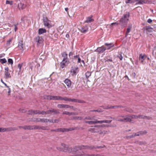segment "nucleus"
I'll return each mask as SVG.
<instances>
[{
	"label": "nucleus",
	"instance_id": "nucleus-50",
	"mask_svg": "<svg viewBox=\"0 0 156 156\" xmlns=\"http://www.w3.org/2000/svg\"><path fill=\"white\" fill-rule=\"evenodd\" d=\"M125 110L127 112H129L131 113L133 112V111L132 109L130 108H128L127 109H125Z\"/></svg>",
	"mask_w": 156,
	"mask_h": 156
},
{
	"label": "nucleus",
	"instance_id": "nucleus-26",
	"mask_svg": "<svg viewBox=\"0 0 156 156\" xmlns=\"http://www.w3.org/2000/svg\"><path fill=\"white\" fill-rule=\"evenodd\" d=\"M33 126H23V129H24L33 130Z\"/></svg>",
	"mask_w": 156,
	"mask_h": 156
},
{
	"label": "nucleus",
	"instance_id": "nucleus-37",
	"mask_svg": "<svg viewBox=\"0 0 156 156\" xmlns=\"http://www.w3.org/2000/svg\"><path fill=\"white\" fill-rule=\"evenodd\" d=\"M63 115H71V112H69L66 111H64L62 113Z\"/></svg>",
	"mask_w": 156,
	"mask_h": 156
},
{
	"label": "nucleus",
	"instance_id": "nucleus-31",
	"mask_svg": "<svg viewBox=\"0 0 156 156\" xmlns=\"http://www.w3.org/2000/svg\"><path fill=\"white\" fill-rule=\"evenodd\" d=\"M92 16L88 17L87 18L86 20L85 21V23H90L91 22H92L94 21V20L91 18Z\"/></svg>",
	"mask_w": 156,
	"mask_h": 156
},
{
	"label": "nucleus",
	"instance_id": "nucleus-13",
	"mask_svg": "<svg viewBox=\"0 0 156 156\" xmlns=\"http://www.w3.org/2000/svg\"><path fill=\"white\" fill-rule=\"evenodd\" d=\"M74 58L75 60H77V62L78 63H81V62H82L83 65H84L85 63L84 61L83 60H81L79 55L74 56Z\"/></svg>",
	"mask_w": 156,
	"mask_h": 156
},
{
	"label": "nucleus",
	"instance_id": "nucleus-61",
	"mask_svg": "<svg viewBox=\"0 0 156 156\" xmlns=\"http://www.w3.org/2000/svg\"><path fill=\"white\" fill-rule=\"evenodd\" d=\"M38 114V110H34V115Z\"/></svg>",
	"mask_w": 156,
	"mask_h": 156
},
{
	"label": "nucleus",
	"instance_id": "nucleus-56",
	"mask_svg": "<svg viewBox=\"0 0 156 156\" xmlns=\"http://www.w3.org/2000/svg\"><path fill=\"white\" fill-rule=\"evenodd\" d=\"M1 82L7 88H9V86H8L6 84L4 83L2 79H1Z\"/></svg>",
	"mask_w": 156,
	"mask_h": 156
},
{
	"label": "nucleus",
	"instance_id": "nucleus-59",
	"mask_svg": "<svg viewBox=\"0 0 156 156\" xmlns=\"http://www.w3.org/2000/svg\"><path fill=\"white\" fill-rule=\"evenodd\" d=\"M69 107H68V108H69L71 109H73V110H74V111L75 110H76L75 108H74L73 106H70V105H69Z\"/></svg>",
	"mask_w": 156,
	"mask_h": 156
},
{
	"label": "nucleus",
	"instance_id": "nucleus-47",
	"mask_svg": "<svg viewBox=\"0 0 156 156\" xmlns=\"http://www.w3.org/2000/svg\"><path fill=\"white\" fill-rule=\"evenodd\" d=\"M77 102L80 103H85V101L79 99H77Z\"/></svg>",
	"mask_w": 156,
	"mask_h": 156
},
{
	"label": "nucleus",
	"instance_id": "nucleus-8",
	"mask_svg": "<svg viewBox=\"0 0 156 156\" xmlns=\"http://www.w3.org/2000/svg\"><path fill=\"white\" fill-rule=\"evenodd\" d=\"M32 121L35 122H41L46 123L48 122L49 120L48 119L34 118L33 119Z\"/></svg>",
	"mask_w": 156,
	"mask_h": 156
},
{
	"label": "nucleus",
	"instance_id": "nucleus-52",
	"mask_svg": "<svg viewBox=\"0 0 156 156\" xmlns=\"http://www.w3.org/2000/svg\"><path fill=\"white\" fill-rule=\"evenodd\" d=\"M85 119H87V120H93V117H90L89 116L86 117L85 118Z\"/></svg>",
	"mask_w": 156,
	"mask_h": 156
},
{
	"label": "nucleus",
	"instance_id": "nucleus-28",
	"mask_svg": "<svg viewBox=\"0 0 156 156\" xmlns=\"http://www.w3.org/2000/svg\"><path fill=\"white\" fill-rule=\"evenodd\" d=\"M6 131H10L17 130V128L16 127H10L6 128Z\"/></svg>",
	"mask_w": 156,
	"mask_h": 156
},
{
	"label": "nucleus",
	"instance_id": "nucleus-18",
	"mask_svg": "<svg viewBox=\"0 0 156 156\" xmlns=\"http://www.w3.org/2000/svg\"><path fill=\"white\" fill-rule=\"evenodd\" d=\"M57 107L59 108H68L69 105L65 104H58L57 105Z\"/></svg>",
	"mask_w": 156,
	"mask_h": 156
},
{
	"label": "nucleus",
	"instance_id": "nucleus-43",
	"mask_svg": "<svg viewBox=\"0 0 156 156\" xmlns=\"http://www.w3.org/2000/svg\"><path fill=\"white\" fill-rule=\"evenodd\" d=\"M5 131H6V128L0 127V132H4Z\"/></svg>",
	"mask_w": 156,
	"mask_h": 156
},
{
	"label": "nucleus",
	"instance_id": "nucleus-23",
	"mask_svg": "<svg viewBox=\"0 0 156 156\" xmlns=\"http://www.w3.org/2000/svg\"><path fill=\"white\" fill-rule=\"evenodd\" d=\"M112 120H103L101 121H98V123H110L111 122Z\"/></svg>",
	"mask_w": 156,
	"mask_h": 156
},
{
	"label": "nucleus",
	"instance_id": "nucleus-62",
	"mask_svg": "<svg viewBox=\"0 0 156 156\" xmlns=\"http://www.w3.org/2000/svg\"><path fill=\"white\" fill-rule=\"evenodd\" d=\"M118 57L119 58L120 60H121L123 58L121 54H120L119 56H118Z\"/></svg>",
	"mask_w": 156,
	"mask_h": 156
},
{
	"label": "nucleus",
	"instance_id": "nucleus-20",
	"mask_svg": "<svg viewBox=\"0 0 156 156\" xmlns=\"http://www.w3.org/2000/svg\"><path fill=\"white\" fill-rule=\"evenodd\" d=\"M64 82L65 84L68 87H70L71 85V82L70 80L68 79H66L65 80Z\"/></svg>",
	"mask_w": 156,
	"mask_h": 156
},
{
	"label": "nucleus",
	"instance_id": "nucleus-10",
	"mask_svg": "<svg viewBox=\"0 0 156 156\" xmlns=\"http://www.w3.org/2000/svg\"><path fill=\"white\" fill-rule=\"evenodd\" d=\"M46 114L52 115V113H53V114H56L59 113V112L57 110L53 108H51V110L46 111Z\"/></svg>",
	"mask_w": 156,
	"mask_h": 156
},
{
	"label": "nucleus",
	"instance_id": "nucleus-22",
	"mask_svg": "<svg viewBox=\"0 0 156 156\" xmlns=\"http://www.w3.org/2000/svg\"><path fill=\"white\" fill-rule=\"evenodd\" d=\"M46 32V30L45 29L40 28L38 30V34L40 35L45 33Z\"/></svg>",
	"mask_w": 156,
	"mask_h": 156
},
{
	"label": "nucleus",
	"instance_id": "nucleus-36",
	"mask_svg": "<svg viewBox=\"0 0 156 156\" xmlns=\"http://www.w3.org/2000/svg\"><path fill=\"white\" fill-rule=\"evenodd\" d=\"M7 62L6 59L5 58L3 59H0V62L2 64H4Z\"/></svg>",
	"mask_w": 156,
	"mask_h": 156
},
{
	"label": "nucleus",
	"instance_id": "nucleus-53",
	"mask_svg": "<svg viewBox=\"0 0 156 156\" xmlns=\"http://www.w3.org/2000/svg\"><path fill=\"white\" fill-rule=\"evenodd\" d=\"M18 25V23H17L16 24L14 25V30L15 31H16L18 29V28L17 27V25Z\"/></svg>",
	"mask_w": 156,
	"mask_h": 156
},
{
	"label": "nucleus",
	"instance_id": "nucleus-33",
	"mask_svg": "<svg viewBox=\"0 0 156 156\" xmlns=\"http://www.w3.org/2000/svg\"><path fill=\"white\" fill-rule=\"evenodd\" d=\"M147 0H140L139 1L138 4H145L147 3Z\"/></svg>",
	"mask_w": 156,
	"mask_h": 156
},
{
	"label": "nucleus",
	"instance_id": "nucleus-12",
	"mask_svg": "<svg viewBox=\"0 0 156 156\" xmlns=\"http://www.w3.org/2000/svg\"><path fill=\"white\" fill-rule=\"evenodd\" d=\"M35 41L37 43V45L42 44L43 42V39L42 37L39 36L36 37L35 39Z\"/></svg>",
	"mask_w": 156,
	"mask_h": 156
},
{
	"label": "nucleus",
	"instance_id": "nucleus-6",
	"mask_svg": "<svg viewBox=\"0 0 156 156\" xmlns=\"http://www.w3.org/2000/svg\"><path fill=\"white\" fill-rule=\"evenodd\" d=\"M43 22L44 26L47 28H49L52 27L51 21L48 20L47 17H43Z\"/></svg>",
	"mask_w": 156,
	"mask_h": 156
},
{
	"label": "nucleus",
	"instance_id": "nucleus-5",
	"mask_svg": "<svg viewBox=\"0 0 156 156\" xmlns=\"http://www.w3.org/2000/svg\"><path fill=\"white\" fill-rule=\"evenodd\" d=\"M130 117L131 119H137L138 118L141 119H151V117L149 116H144L143 115H130Z\"/></svg>",
	"mask_w": 156,
	"mask_h": 156
},
{
	"label": "nucleus",
	"instance_id": "nucleus-49",
	"mask_svg": "<svg viewBox=\"0 0 156 156\" xmlns=\"http://www.w3.org/2000/svg\"><path fill=\"white\" fill-rule=\"evenodd\" d=\"M18 6L19 7H20L21 6V7L22 9H23L24 8V4L22 3H20L18 5Z\"/></svg>",
	"mask_w": 156,
	"mask_h": 156
},
{
	"label": "nucleus",
	"instance_id": "nucleus-34",
	"mask_svg": "<svg viewBox=\"0 0 156 156\" xmlns=\"http://www.w3.org/2000/svg\"><path fill=\"white\" fill-rule=\"evenodd\" d=\"M91 75V73L89 71H87L85 74V76L87 79H88Z\"/></svg>",
	"mask_w": 156,
	"mask_h": 156
},
{
	"label": "nucleus",
	"instance_id": "nucleus-54",
	"mask_svg": "<svg viewBox=\"0 0 156 156\" xmlns=\"http://www.w3.org/2000/svg\"><path fill=\"white\" fill-rule=\"evenodd\" d=\"M46 111H41V115H46Z\"/></svg>",
	"mask_w": 156,
	"mask_h": 156
},
{
	"label": "nucleus",
	"instance_id": "nucleus-57",
	"mask_svg": "<svg viewBox=\"0 0 156 156\" xmlns=\"http://www.w3.org/2000/svg\"><path fill=\"white\" fill-rule=\"evenodd\" d=\"M67 131V129L66 128H62V132H65Z\"/></svg>",
	"mask_w": 156,
	"mask_h": 156
},
{
	"label": "nucleus",
	"instance_id": "nucleus-25",
	"mask_svg": "<svg viewBox=\"0 0 156 156\" xmlns=\"http://www.w3.org/2000/svg\"><path fill=\"white\" fill-rule=\"evenodd\" d=\"M105 45L107 46L106 49L108 50L110 49L112 47H113L114 45V44H108L107 43H105Z\"/></svg>",
	"mask_w": 156,
	"mask_h": 156
},
{
	"label": "nucleus",
	"instance_id": "nucleus-3",
	"mask_svg": "<svg viewBox=\"0 0 156 156\" xmlns=\"http://www.w3.org/2000/svg\"><path fill=\"white\" fill-rule=\"evenodd\" d=\"M61 146V148L59 147H57V149L60 151L69 153H70L72 151L71 150V147H69L68 145L62 144Z\"/></svg>",
	"mask_w": 156,
	"mask_h": 156
},
{
	"label": "nucleus",
	"instance_id": "nucleus-9",
	"mask_svg": "<svg viewBox=\"0 0 156 156\" xmlns=\"http://www.w3.org/2000/svg\"><path fill=\"white\" fill-rule=\"evenodd\" d=\"M147 133V132L145 130L140 131L136 133H133L132 135L130 136V138L134 137L136 136H142L145 134H146Z\"/></svg>",
	"mask_w": 156,
	"mask_h": 156
},
{
	"label": "nucleus",
	"instance_id": "nucleus-58",
	"mask_svg": "<svg viewBox=\"0 0 156 156\" xmlns=\"http://www.w3.org/2000/svg\"><path fill=\"white\" fill-rule=\"evenodd\" d=\"M79 118V117H72L71 119L76 120L78 119Z\"/></svg>",
	"mask_w": 156,
	"mask_h": 156
},
{
	"label": "nucleus",
	"instance_id": "nucleus-11",
	"mask_svg": "<svg viewBox=\"0 0 156 156\" xmlns=\"http://www.w3.org/2000/svg\"><path fill=\"white\" fill-rule=\"evenodd\" d=\"M78 72L79 70L78 67H72L71 68L70 72L72 75L73 76L76 75Z\"/></svg>",
	"mask_w": 156,
	"mask_h": 156
},
{
	"label": "nucleus",
	"instance_id": "nucleus-21",
	"mask_svg": "<svg viewBox=\"0 0 156 156\" xmlns=\"http://www.w3.org/2000/svg\"><path fill=\"white\" fill-rule=\"evenodd\" d=\"M18 47L20 50H23V41H20L19 42Z\"/></svg>",
	"mask_w": 156,
	"mask_h": 156
},
{
	"label": "nucleus",
	"instance_id": "nucleus-4",
	"mask_svg": "<svg viewBox=\"0 0 156 156\" xmlns=\"http://www.w3.org/2000/svg\"><path fill=\"white\" fill-rule=\"evenodd\" d=\"M101 126H102L98 125H96L94 126H92L91 128L88 129V130L92 133H99L101 131Z\"/></svg>",
	"mask_w": 156,
	"mask_h": 156
},
{
	"label": "nucleus",
	"instance_id": "nucleus-35",
	"mask_svg": "<svg viewBox=\"0 0 156 156\" xmlns=\"http://www.w3.org/2000/svg\"><path fill=\"white\" fill-rule=\"evenodd\" d=\"M33 129H40L41 126H33Z\"/></svg>",
	"mask_w": 156,
	"mask_h": 156
},
{
	"label": "nucleus",
	"instance_id": "nucleus-19",
	"mask_svg": "<svg viewBox=\"0 0 156 156\" xmlns=\"http://www.w3.org/2000/svg\"><path fill=\"white\" fill-rule=\"evenodd\" d=\"M124 119V122H130L131 121L130 115H127L125 116Z\"/></svg>",
	"mask_w": 156,
	"mask_h": 156
},
{
	"label": "nucleus",
	"instance_id": "nucleus-32",
	"mask_svg": "<svg viewBox=\"0 0 156 156\" xmlns=\"http://www.w3.org/2000/svg\"><path fill=\"white\" fill-rule=\"evenodd\" d=\"M146 30L149 32H152L154 30L150 26L147 27L146 28Z\"/></svg>",
	"mask_w": 156,
	"mask_h": 156
},
{
	"label": "nucleus",
	"instance_id": "nucleus-2",
	"mask_svg": "<svg viewBox=\"0 0 156 156\" xmlns=\"http://www.w3.org/2000/svg\"><path fill=\"white\" fill-rule=\"evenodd\" d=\"M62 57H63L62 62L60 63L61 67L63 68L65 64H68L69 63L68 58V55L66 52H64L62 54Z\"/></svg>",
	"mask_w": 156,
	"mask_h": 156
},
{
	"label": "nucleus",
	"instance_id": "nucleus-15",
	"mask_svg": "<svg viewBox=\"0 0 156 156\" xmlns=\"http://www.w3.org/2000/svg\"><path fill=\"white\" fill-rule=\"evenodd\" d=\"M58 96L49 95L47 96L46 99L50 100H58Z\"/></svg>",
	"mask_w": 156,
	"mask_h": 156
},
{
	"label": "nucleus",
	"instance_id": "nucleus-42",
	"mask_svg": "<svg viewBox=\"0 0 156 156\" xmlns=\"http://www.w3.org/2000/svg\"><path fill=\"white\" fill-rule=\"evenodd\" d=\"M27 114L30 115H34V110H29L28 111Z\"/></svg>",
	"mask_w": 156,
	"mask_h": 156
},
{
	"label": "nucleus",
	"instance_id": "nucleus-44",
	"mask_svg": "<svg viewBox=\"0 0 156 156\" xmlns=\"http://www.w3.org/2000/svg\"><path fill=\"white\" fill-rule=\"evenodd\" d=\"M12 38H11L7 41V45H9L10 44V42L12 41Z\"/></svg>",
	"mask_w": 156,
	"mask_h": 156
},
{
	"label": "nucleus",
	"instance_id": "nucleus-48",
	"mask_svg": "<svg viewBox=\"0 0 156 156\" xmlns=\"http://www.w3.org/2000/svg\"><path fill=\"white\" fill-rule=\"evenodd\" d=\"M77 99H71L70 98V101H72L73 102H77Z\"/></svg>",
	"mask_w": 156,
	"mask_h": 156
},
{
	"label": "nucleus",
	"instance_id": "nucleus-27",
	"mask_svg": "<svg viewBox=\"0 0 156 156\" xmlns=\"http://www.w3.org/2000/svg\"><path fill=\"white\" fill-rule=\"evenodd\" d=\"M132 26L130 25L129 26L127 29V30L126 32V37H127L128 35V33L130 32L131 30L132 29Z\"/></svg>",
	"mask_w": 156,
	"mask_h": 156
},
{
	"label": "nucleus",
	"instance_id": "nucleus-14",
	"mask_svg": "<svg viewBox=\"0 0 156 156\" xmlns=\"http://www.w3.org/2000/svg\"><path fill=\"white\" fill-rule=\"evenodd\" d=\"M80 146H75L73 148L71 147V151L70 152L73 154H75L76 152L78 151L79 150H81L80 148L79 147Z\"/></svg>",
	"mask_w": 156,
	"mask_h": 156
},
{
	"label": "nucleus",
	"instance_id": "nucleus-60",
	"mask_svg": "<svg viewBox=\"0 0 156 156\" xmlns=\"http://www.w3.org/2000/svg\"><path fill=\"white\" fill-rule=\"evenodd\" d=\"M58 100H63V98L60 96H58Z\"/></svg>",
	"mask_w": 156,
	"mask_h": 156
},
{
	"label": "nucleus",
	"instance_id": "nucleus-29",
	"mask_svg": "<svg viewBox=\"0 0 156 156\" xmlns=\"http://www.w3.org/2000/svg\"><path fill=\"white\" fill-rule=\"evenodd\" d=\"M144 55H142L141 54H140L139 57V59L141 61V63H143L144 62V60L145 59Z\"/></svg>",
	"mask_w": 156,
	"mask_h": 156
},
{
	"label": "nucleus",
	"instance_id": "nucleus-40",
	"mask_svg": "<svg viewBox=\"0 0 156 156\" xmlns=\"http://www.w3.org/2000/svg\"><path fill=\"white\" fill-rule=\"evenodd\" d=\"M8 62L9 64L12 65L13 63V61L12 59L9 58L8 60Z\"/></svg>",
	"mask_w": 156,
	"mask_h": 156
},
{
	"label": "nucleus",
	"instance_id": "nucleus-30",
	"mask_svg": "<svg viewBox=\"0 0 156 156\" xmlns=\"http://www.w3.org/2000/svg\"><path fill=\"white\" fill-rule=\"evenodd\" d=\"M5 77L6 78H8L11 77L10 73L7 71H5Z\"/></svg>",
	"mask_w": 156,
	"mask_h": 156
},
{
	"label": "nucleus",
	"instance_id": "nucleus-55",
	"mask_svg": "<svg viewBox=\"0 0 156 156\" xmlns=\"http://www.w3.org/2000/svg\"><path fill=\"white\" fill-rule=\"evenodd\" d=\"M125 2L126 4L132 3L131 0H126L125 1Z\"/></svg>",
	"mask_w": 156,
	"mask_h": 156
},
{
	"label": "nucleus",
	"instance_id": "nucleus-7",
	"mask_svg": "<svg viewBox=\"0 0 156 156\" xmlns=\"http://www.w3.org/2000/svg\"><path fill=\"white\" fill-rule=\"evenodd\" d=\"M81 149H92L94 148H102V147L101 146H84V145H81L80 147H79Z\"/></svg>",
	"mask_w": 156,
	"mask_h": 156
},
{
	"label": "nucleus",
	"instance_id": "nucleus-46",
	"mask_svg": "<svg viewBox=\"0 0 156 156\" xmlns=\"http://www.w3.org/2000/svg\"><path fill=\"white\" fill-rule=\"evenodd\" d=\"M99 134L100 135L103 134L104 135L107 132L106 131H101L99 132Z\"/></svg>",
	"mask_w": 156,
	"mask_h": 156
},
{
	"label": "nucleus",
	"instance_id": "nucleus-38",
	"mask_svg": "<svg viewBox=\"0 0 156 156\" xmlns=\"http://www.w3.org/2000/svg\"><path fill=\"white\" fill-rule=\"evenodd\" d=\"M6 4H9L10 5H12L13 4V1L7 0L6 1Z\"/></svg>",
	"mask_w": 156,
	"mask_h": 156
},
{
	"label": "nucleus",
	"instance_id": "nucleus-39",
	"mask_svg": "<svg viewBox=\"0 0 156 156\" xmlns=\"http://www.w3.org/2000/svg\"><path fill=\"white\" fill-rule=\"evenodd\" d=\"M40 129L43 130H48L49 129L46 126H41Z\"/></svg>",
	"mask_w": 156,
	"mask_h": 156
},
{
	"label": "nucleus",
	"instance_id": "nucleus-1",
	"mask_svg": "<svg viewBox=\"0 0 156 156\" xmlns=\"http://www.w3.org/2000/svg\"><path fill=\"white\" fill-rule=\"evenodd\" d=\"M129 13L124 15L122 17L120 20V24L121 25L122 28H123L126 25L129 20Z\"/></svg>",
	"mask_w": 156,
	"mask_h": 156
},
{
	"label": "nucleus",
	"instance_id": "nucleus-63",
	"mask_svg": "<svg viewBox=\"0 0 156 156\" xmlns=\"http://www.w3.org/2000/svg\"><path fill=\"white\" fill-rule=\"evenodd\" d=\"M22 66V64H19L18 66V68H19L20 70H21Z\"/></svg>",
	"mask_w": 156,
	"mask_h": 156
},
{
	"label": "nucleus",
	"instance_id": "nucleus-17",
	"mask_svg": "<svg viewBox=\"0 0 156 156\" xmlns=\"http://www.w3.org/2000/svg\"><path fill=\"white\" fill-rule=\"evenodd\" d=\"M98 121L96 120L95 121H85V122L86 123H88L89 124L93 125L95 124L96 123H98Z\"/></svg>",
	"mask_w": 156,
	"mask_h": 156
},
{
	"label": "nucleus",
	"instance_id": "nucleus-41",
	"mask_svg": "<svg viewBox=\"0 0 156 156\" xmlns=\"http://www.w3.org/2000/svg\"><path fill=\"white\" fill-rule=\"evenodd\" d=\"M116 120L119 121H120L123 122H124V119H119V117H117L116 119Z\"/></svg>",
	"mask_w": 156,
	"mask_h": 156
},
{
	"label": "nucleus",
	"instance_id": "nucleus-16",
	"mask_svg": "<svg viewBox=\"0 0 156 156\" xmlns=\"http://www.w3.org/2000/svg\"><path fill=\"white\" fill-rule=\"evenodd\" d=\"M106 49V48L104 46L98 48L96 50V51L98 52L99 53H102Z\"/></svg>",
	"mask_w": 156,
	"mask_h": 156
},
{
	"label": "nucleus",
	"instance_id": "nucleus-64",
	"mask_svg": "<svg viewBox=\"0 0 156 156\" xmlns=\"http://www.w3.org/2000/svg\"><path fill=\"white\" fill-rule=\"evenodd\" d=\"M59 121V120L58 119H55L54 120V123H58Z\"/></svg>",
	"mask_w": 156,
	"mask_h": 156
},
{
	"label": "nucleus",
	"instance_id": "nucleus-51",
	"mask_svg": "<svg viewBox=\"0 0 156 156\" xmlns=\"http://www.w3.org/2000/svg\"><path fill=\"white\" fill-rule=\"evenodd\" d=\"M70 98H68L65 97L63 98V100L66 101H70Z\"/></svg>",
	"mask_w": 156,
	"mask_h": 156
},
{
	"label": "nucleus",
	"instance_id": "nucleus-24",
	"mask_svg": "<svg viewBox=\"0 0 156 156\" xmlns=\"http://www.w3.org/2000/svg\"><path fill=\"white\" fill-rule=\"evenodd\" d=\"M88 30V28L87 27H83L81 29V31L82 33H85L87 32Z\"/></svg>",
	"mask_w": 156,
	"mask_h": 156
},
{
	"label": "nucleus",
	"instance_id": "nucleus-45",
	"mask_svg": "<svg viewBox=\"0 0 156 156\" xmlns=\"http://www.w3.org/2000/svg\"><path fill=\"white\" fill-rule=\"evenodd\" d=\"M99 134L100 135L103 134L104 135L107 132L106 131H101L99 132Z\"/></svg>",
	"mask_w": 156,
	"mask_h": 156
}]
</instances>
